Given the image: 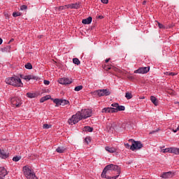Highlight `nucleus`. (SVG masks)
<instances>
[{
    "label": "nucleus",
    "mask_w": 179,
    "mask_h": 179,
    "mask_svg": "<svg viewBox=\"0 0 179 179\" xmlns=\"http://www.w3.org/2000/svg\"><path fill=\"white\" fill-rule=\"evenodd\" d=\"M5 83L6 85H10L15 87H23V83H22L20 78L17 76L7 78L5 80Z\"/></svg>",
    "instance_id": "1"
},
{
    "label": "nucleus",
    "mask_w": 179,
    "mask_h": 179,
    "mask_svg": "<svg viewBox=\"0 0 179 179\" xmlns=\"http://www.w3.org/2000/svg\"><path fill=\"white\" fill-rule=\"evenodd\" d=\"M23 171L25 177L27 179H34L36 177V173H34V170H33V169L29 166H23Z\"/></svg>",
    "instance_id": "2"
},
{
    "label": "nucleus",
    "mask_w": 179,
    "mask_h": 179,
    "mask_svg": "<svg viewBox=\"0 0 179 179\" xmlns=\"http://www.w3.org/2000/svg\"><path fill=\"white\" fill-rule=\"evenodd\" d=\"M105 167L108 169V171H116L117 176H115V177H117V178L120 177V174H121V168L118 165L110 164Z\"/></svg>",
    "instance_id": "3"
},
{
    "label": "nucleus",
    "mask_w": 179,
    "mask_h": 179,
    "mask_svg": "<svg viewBox=\"0 0 179 179\" xmlns=\"http://www.w3.org/2000/svg\"><path fill=\"white\" fill-rule=\"evenodd\" d=\"M82 120V116L78 112L76 115H73L71 118L69 119L68 122L70 125H75V124H78Z\"/></svg>",
    "instance_id": "4"
},
{
    "label": "nucleus",
    "mask_w": 179,
    "mask_h": 179,
    "mask_svg": "<svg viewBox=\"0 0 179 179\" xmlns=\"http://www.w3.org/2000/svg\"><path fill=\"white\" fill-rule=\"evenodd\" d=\"M80 116L82 120H86V118L90 117L92 115V110L90 109H83L81 111H78Z\"/></svg>",
    "instance_id": "5"
},
{
    "label": "nucleus",
    "mask_w": 179,
    "mask_h": 179,
    "mask_svg": "<svg viewBox=\"0 0 179 179\" xmlns=\"http://www.w3.org/2000/svg\"><path fill=\"white\" fill-rule=\"evenodd\" d=\"M131 145L130 147L131 150H139L143 148V144L141 141H135V140L131 139Z\"/></svg>",
    "instance_id": "6"
},
{
    "label": "nucleus",
    "mask_w": 179,
    "mask_h": 179,
    "mask_svg": "<svg viewBox=\"0 0 179 179\" xmlns=\"http://www.w3.org/2000/svg\"><path fill=\"white\" fill-rule=\"evenodd\" d=\"M95 94H97L99 97H103L104 96H110L111 94V92L107 89H103V90H98L94 92Z\"/></svg>",
    "instance_id": "7"
},
{
    "label": "nucleus",
    "mask_w": 179,
    "mask_h": 179,
    "mask_svg": "<svg viewBox=\"0 0 179 179\" xmlns=\"http://www.w3.org/2000/svg\"><path fill=\"white\" fill-rule=\"evenodd\" d=\"M53 103L56 104V107H59V106H67L69 104V101L66 99H52Z\"/></svg>",
    "instance_id": "8"
},
{
    "label": "nucleus",
    "mask_w": 179,
    "mask_h": 179,
    "mask_svg": "<svg viewBox=\"0 0 179 179\" xmlns=\"http://www.w3.org/2000/svg\"><path fill=\"white\" fill-rule=\"evenodd\" d=\"M150 71V67L146 66V67H140L137 70L134 71V73H139L141 75H143L145 73H148Z\"/></svg>",
    "instance_id": "9"
},
{
    "label": "nucleus",
    "mask_w": 179,
    "mask_h": 179,
    "mask_svg": "<svg viewBox=\"0 0 179 179\" xmlns=\"http://www.w3.org/2000/svg\"><path fill=\"white\" fill-rule=\"evenodd\" d=\"M108 169L105 167L101 174V177L102 178H106V179H117V176H113V177H110L108 176H107V172H108Z\"/></svg>",
    "instance_id": "10"
},
{
    "label": "nucleus",
    "mask_w": 179,
    "mask_h": 179,
    "mask_svg": "<svg viewBox=\"0 0 179 179\" xmlns=\"http://www.w3.org/2000/svg\"><path fill=\"white\" fill-rule=\"evenodd\" d=\"M58 82L60 85H71L72 80L68 78H62L59 79Z\"/></svg>",
    "instance_id": "11"
},
{
    "label": "nucleus",
    "mask_w": 179,
    "mask_h": 179,
    "mask_svg": "<svg viewBox=\"0 0 179 179\" xmlns=\"http://www.w3.org/2000/svg\"><path fill=\"white\" fill-rule=\"evenodd\" d=\"M112 107H115L116 108L117 113L118 111H125V106H120L117 103H112Z\"/></svg>",
    "instance_id": "12"
},
{
    "label": "nucleus",
    "mask_w": 179,
    "mask_h": 179,
    "mask_svg": "<svg viewBox=\"0 0 179 179\" xmlns=\"http://www.w3.org/2000/svg\"><path fill=\"white\" fill-rule=\"evenodd\" d=\"M0 157L1 159H8V157H9V152L0 149Z\"/></svg>",
    "instance_id": "13"
},
{
    "label": "nucleus",
    "mask_w": 179,
    "mask_h": 179,
    "mask_svg": "<svg viewBox=\"0 0 179 179\" xmlns=\"http://www.w3.org/2000/svg\"><path fill=\"white\" fill-rule=\"evenodd\" d=\"M174 173L171 172H165L161 176V178H173Z\"/></svg>",
    "instance_id": "14"
},
{
    "label": "nucleus",
    "mask_w": 179,
    "mask_h": 179,
    "mask_svg": "<svg viewBox=\"0 0 179 179\" xmlns=\"http://www.w3.org/2000/svg\"><path fill=\"white\" fill-rule=\"evenodd\" d=\"M23 79H24V80H27V81L31 80H38V77L35 76L34 75H28V76H24Z\"/></svg>",
    "instance_id": "15"
},
{
    "label": "nucleus",
    "mask_w": 179,
    "mask_h": 179,
    "mask_svg": "<svg viewBox=\"0 0 179 179\" xmlns=\"http://www.w3.org/2000/svg\"><path fill=\"white\" fill-rule=\"evenodd\" d=\"M8 172L3 166L0 167V177H5L6 176H8Z\"/></svg>",
    "instance_id": "16"
},
{
    "label": "nucleus",
    "mask_w": 179,
    "mask_h": 179,
    "mask_svg": "<svg viewBox=\"0 0 179 179\" xmlns=\"http://www.w3.org/2000/svg\"><path fill=\"white\" fill-rule=\"evenodd\" d=\"M10 102L13 106H16V107H19L22 104V101H19V103H17V98L16 97L12 98L10 99Z\"/></svg>",
    "instance_id": "17"
},
{
    "label": "nucleus",
    "mask_w": 179,
    "mask_h": 179,
    "mask_svg": "<svg viewBox=\"0 0 179 179\" xmlns=\"http://www.w3.org/2000/svg\"><path fill=\"white\" fill-rule=\"evenodd\" d=\"M92 20H93V18H92V17H88L86 19H83L82 20V23L83 24H90V23H92Z\"/></svg>",
    "instance_id": "18"
},
{
    "label": "nucleus",
    "mask_w": 179,
    "mask_h": 179,
    "mask_svg": "<svg viewBox=\"0 0 179 179\" xmlns=\"http://www.w3.org/2000/svg\"><path fill=\"white\" fill-rule=\"evenodd\" d=\"M105 150H106V152H108L109 153H115V152H117V149L109 146H106L105 148Z\"/></svg>",
    "instance_id": "19"
},
{
    "label": "nucleus",
    "mask_w": 179,
    "mask_h": 179,
    "mask_svg": "<svg viewBox=\"0 0 179 179\" xmlns=\"http://www.w3.org/2000/svg\"><path fill=\"white\" fill-rule=\"evenodd\" d=\"M150 101H152V103H154L155 106H158L159 102H157V98H156V96H151Z\"/></svg>",
    "instance_id": "20"
},
{
    "label": "nucleus",
    "mask_w": 179,
    "mask_h": 179,
    "mask_svg": "<svg viewBox=\"0 0 179 179\" xmlns=\"http://www.w3.org/2000/svg\"><path fill=\"white\" fill-rule=\"evenodd\" d=\"M178 148L176 147H171L170 153H173V155H178Z\"/></svg>",
    "instance_id": "21"
},
{
    "label": "nucleus",
    "mask_w": 179,
    "mask_h": 179,
    "mask_svg": "<svg viewBox=\"0 0 179 179\" xmlns=\"http://www.w3.org/2000/svg\"><path fill=\"white\" fill-rule=\"evenodd\" d=\"M83 131H85V132H93V127L86 126L84 127Z\"/></svg>",
    "instance_id": "22"
},
{
    "label": "nucleus",
    "mask_w": 179,
    "mask_h": 179,
    "mask_svg": "<svg viewBox=\"0 0 179 179\" xmlns=\"http://www.w3.org/2000/svg\"><path fill=\"white\" fill-rule=\"evenodd\" d=\"M56 152L57 153H64V152H65V148H64V147H58L56 149Z\"/></svg>",
    "instance_id": "23"
},
{
    "label": "nucleus",
    "mask_w": 179,
    "mask_h": 179,
    "mask_svg": "<svg viewBox=\"0 0 179 179\" xmlns=\"http://www.w3.org/2000/svg\"><path fill=\"white\" fill-rule=\"evenodd\" d=\"M79 3H71V9H79Z\"/></svg>",
    "instance_id": "24"
},
{
    "label": "nucleus",
    "mask_w": 179,
    "mask_h": 179,
    "mask_svg": "<svg viewBox=\"0 0 179 179\" xmlns=\"http://www.w3.org/2000/svg\"><path fill=\"white\" fill-rule=\"evenodd\" d=\"M27 96L29 99H34L36 97V93L28 92L27 93Z\"/></svg>",
    "instance_id": "25"
},
{
    "label": "nucleus",
    "mask_w": 179,
    "mask_h": 179,
    "mask_svg": "<svg viewBox=\"0 0 179 179\" xmlns=\"http://www.w3.org/2000/svg\"><path fill=\"white\" fill-rule=\"evenodd\" d=\"M2 52H9L10 51V45H7L1 50Z\"/></svg>",
    "instance_id": "26"
},
{
    "label": "nucleus",
    "mask_w": 179,
    "mask_h": 179,
    "mask_svg": "<svg viewBox=\"0 0 179 179\" xmlns=\"http://www.w3.org/2000/svg\"><path fill=\"white\" fill-rule=\"evenodd\" d=\"M125 97L127 100H131L132 99V94L131 92H126Z\"/></svg>",
    "instance_id": "27"
},
{
    "label": "nucleus",
    "mask_w": 179,
    "mask_h": 179,
    "mask_svg": "<svg viewBox=\"0 0 179 179\" xmlns=\"http://www.w3.org/2000/svg\"><path fill=\"white\" fill-rule=\"evenodd\" d=\"M73 64H75L76 65H80V61L79 59H78V58H73Z\"/></svg>",
    "instance_id": "28"
},
{
    "label": "nucleus",
    "mask_w": 179,
    "mask_h": 179,
    "mask_svg": "<svg viewBox=\"0 0 179 179\" xmlns=\"http://www.w3.org/2000/svg\"><path fill=\"white\" fill-rule=\"evenodd\" d=\"M101 113H105L106 114L110 113V107L103 108L101 110Z\"/></svg>",
    "instance_id": "29"
},
{
    "label": "nucleus",
    "mask_w": 179,
    "mask_h": 179,
    "mask_svg": "<svg viewBox=\"0 0 179 179\" xmlns=\"http://www.w3.org/2000/svg\"><path fill=\"white\" fill-rule=\"evenodd\" d=\"M83 89V85H78L74 88L75 92H80Z\"/></svg>",
    "instance_id": "30"
},
{
    "label": "nucleus",
    "mask_w": 179,
    "mask_h": 179,
    "mask_svg": "<svg viewBox=\"0 0 179 179\" xmlns=\"http://www.w3.org/2000/svg\"><path fill=\"white\" fill-rule=\"evenodd\" d=\"M26 69H33V66L30 63L25 64Z\"/></svg>",
    "instance_id": "31"
},
{
    "label": "nucleus",
    "mask_w": 179,
    "mask_h": 179,
    "mask_svg": "<svg viewBox=\"0 0 179 179\" xmlns=\"http://www.w3.org/2000/svg\"><path fill=\"white\" fill-rule=\"evenodd\" d=\"M43 129H50L51 128V125L48 124H45L43 126Z\"/></svg>",
    "instance_id": "32"
},
{
    "label": "nucleus",
    "mask_w": 179,
    "mask_h": 179,
    "mask_svg": "<svg viewBox=\"0 0 179 179\" xmlns=\"http://www.w3.org/2000/svg\"><path fill=\"white\" fill-rule=\"evenodd\" d=\"M21 13L20 12H14L13 13V17H17V16H21Z\"/></svg>",
    "instance_id": "33"
},
{
    "label": "nucleus",
    "mask_w": 179,
    "mask_h": 179,
    "mask_svg": "<svg viewBox=\"0 0 179 179\" xmlns=\"http://www.w3.org/2000/svg\"><path fill=\"white\" fill-rule=\"evenodd\" d=\"M171 148H165L162 150L163 153H170Z\"/></svg>",
    "instance_id": "34"
},
{
    "label": "nucleus",
    "mask_w": 179,
    "mask_h": 179,
    "mask_svg": "<svg viewBox=\"0 0 179 179\" xmlns=\"http://www.w3.org/2000/svg\"><path fill=\"white\" fill-rule=\"evenodd\" d=\"M20 10H27V6H26V5L21 6Z\"/></svg>",
    "instance_id": "35"
},
{
    "label": "nucleus",
    "mask_w": 179,
    "mask_h": 179,
    "mask_svg": "<svg viewBox=\"0 0 179 179\" xmlns=\"http://www.w3.org/2000/svg\"><path fill=\"white\" fill-rule=\"evenodd\" d=\"M110 113H117V108L115 107H113V108H110Z\"/></svg>",
    "instance_id": "36"
},
{
    "label": "nucleus",
    "mask_w": 179,
    "mask_h": 179,
    "mask_svg": "<svg viewBox=\"0 0 179 179\" xmlns=\"http://www.w3.org/2000/svg\"><path fill=\"white\" fill-rule=\"evenodd\" d=\"M65 9H66V7L65 5H64V6H59V7L58 8V10H59V11H61V10H65Z\"/></svg>",
    "instance_id": "37"
},
{
    "label": "nucleus",
    "mask_w": 179,
    "mask_h": 179,
    "mask_svg": "<svg viewBox=\"0 0 179 179\" xmlns=\"http://www.w3.org/2000/svg\"><path fill=\"white\" fill-rule=\"evenodd\" d=\"M158 24V27H159V29H166V27L164 25H163L162 24H161L160 22H157Z\"/></svg>",
    "instance_id": "38"
},
{
    "label": "nucleus",
    "mask_w": 179,
    "mask_h": 179,
    "mask_svg": "<svg viewBox=\"0 0 179 179\" xmlns=\"http://www.w3.org/2000/svg\"><path fill=\"white\" fill-rule=\"evenodd\" d=\"M20 160V157H14L13 158V162H19Z\"/></svg>",
    "instance_id": "39"
},
{
    "label": "nucleus",
    "mask_w": 179,
    "mask_h": 179,
    "mask_svg": "<svg viewBox=\"0 0 179 179\" xmlns=\"http://www.w3.org/2000/svg\"><path fill=\"white\" fill-rule=\"evenodd\" d=\"M159 131H160V129H157L156 130L150 132V134L153 135L154 134H156V132H159Z\"/></svg>",
    "instance_id": "40"
},
{
    "label": "nucleus",
    "mask_w": 179,
    "mask_h": 179,
    "mask_svg": "<svg viewBox=\"0 0 179 179\" xmlns=\"http://www.w3.org/2000/svg\"><path fill=\"white\" fill-rule=\"evenodd\" d=\"M43 98H45V101H47V100H50V99H51V96L46 95V96H43Z\"/></svg>",
    "instance_id": "41"
},
{
    "label": "nucleus",
    "mask_w": 179,
    "mask_h": 179,
    "mask_svg": "<svg viewBox=\"0 0 179 179\" xmlns=\"http://www.w3.org/2000/svg\"><path fill=\"white\" fill-rule=\"evenodd\" d=\"M66 9H72V4H66Z\"/></svg>",
    "instance_id": "42"
},
{
    "label": "nucleus",
    "mask_w": 179,
    "mask_h": 179,
    "mask_svg": "<svg viewBox=\"0 0 179 179\" xmlns=\"http://www.w3.org/2000/svg\"><path fill=\"white\" fill-rule=\"evenodd\" d=\"M43 83H44V85H45L46 86H48V85H50V81H49V80H43Z\"/></svg>",
    "instance_id": "43"
},
{
    "label": "nucleus",
    "mask_w": 179,
    "mask_h": 179,
    "mask_svg": "<svg viewBox=\"0 0 179 179\" xmlns=\"http://www.w3.org/2000/svg\"><path fill=\"white\" fill-rule=\"evenodd\" d=\"M85 141L86 143L89 144V143L90 142V137H86Z\"/></svg>",
    "instance_id": "44"
},
{
    "label": "nucleus",
    "mask_w": 179,
    "mask_h": 179,
    "mask_svg": "<svg viewBox=\"0 0 179 179\" xmlns=\"http://www.w3.org/2000/svg\"><path fill=\"white\" fill-rule=\"evenodd\" d=\"M124 146L127 149H129V148H131V145H129V143H124Z\"/></svg>",
    "instance_id": "45"
},
{
    "label": "nucleus",
    "mask_w": 179,
    "mask_h": 179,
    "mask_svg": "<svg viewBox=\"0 0 179 179\" xmlns=\"http://www.w3.org/2000/svg\"><path fill=\"white\" fill-rule=\"evenodd\" d=\"M176 75H177V73H173V72H169V76H176Z\"/></svg>",
    "instance_id": "46"
},
{
    "label": "nucleus",
    "mask_w": 179,
    "mask_h": 179,
    "mask_svg": "<svg viewBox=\"0 0 179 179\" xmlns=\"http://www.w3.org/2000/svg\"><path fill=\"white\" fill-rule=\"evenodd\" d=\"M44 101H45V98L43 96V97L41 98L40 103H44Z\"/></svg>",
    "instance_id": "47"
},
{
    "label": "nucleus",
    "mask_w": 179,
    "mask_h": 179,
    "mask_svg": "<svg viewBox=\"0 0 179 179\" xmlns=\"http://www.w3.org/2000/svg\"><path fill=\"white\" fill-rule=\"evenodd\" d=\"M101 1L102 3H106V4L108 3V0H101Z\"/></svg>",
    "instance_id": "48"
},
{
    "label": "nucleus",
    "mask_w": 179,
    "mask_h": 179,
    "mask_svg": "<svg viewBox=\"0 0 179 179\" xmlns=\"http://www.w3.org/2000/svg\"><path fill=\"white\" fill-rule=\"evenodd\" d=\"M164 75H166V76H170V72L166 71L164 72Z\"/></svg>",
    "instance_id": "49"
},
{
    "label": "nucleus",
    "mask_w": 179,
    "mask_h": 179,
    "mask_svg": "<svg viewBox=\"0 0 179 179\" xmlns=\"http://www.w3.org/2000/svg\"><path fill=\"white\" fill-rule=\"evenodd\" d=\"M110 59H111V58L106 59L105 60V62L107 64V62H110Z\"/></svg>",
    "instance_id": "50"
},
{
    "label": "nucleus",
    "mask_w": 179,
    "mask_h": 179,
    "mask_svg": "<svg viewBox=\"0 0 179 179\" xmlns=\"http://www.w3.org/2000/svg\"><path fill=\"white\" fill-rule=\"evenodd\" d=\"M2 43H3V40H2L1 38H0V45H2Z\"/></svg>",
    "instance_id": "51"
},
{
    "label": "nucleus",
    "mask_w": 179,
    "mask_h": 179,
    "mask_svg": "<svg viewBox=\"0 0 179 179\" xmlns=\"http://www.w3.org/2000/svg\"><path fill=\"white\" fill-rule=\"evenodd\" d=\"M14 40H15V39L11 38V39L10 40V41L8 42V44H10V43H12V41H14Z\"/></svg>",
    "instance_id": "52"
},
{
    "label": "nucleus",
    "mask_w": 179,
    "mask_h": 179,
    "mask_svg": "<svg viewBox=\"0 0 179 179\" xmlns=\"http://www.w3.org/2000/svg\"><path fill=\"white\" fill-rule=\"evenodd\" d=\"M5 17H6V19H8V17H9V15L5 14Z\"/></svg>",
    "instance_id": "53"
},
{
    "label": "nucleus",
    "mask_w": 179,
    "mask_h": 179,
    "mask_svg": "<svg viewBox=\"0 0 179 179\" xmlns=\"http://www.w3.org/2000/svg\"><path fill=\"white\" fill-rule=\"evenodd\" d=\"M106 69V71H110V69H111V67H107Z\"/></svg>",
    "instance_id": "54"
},
{
    "label": "nucleus",
    "mask_w": 179,
    "mask_h": 179,
    "mask_svg": "<svg viewBox=\"0 0 179 179\" xmlns=\"http://www.w3.org/2000/svg\"><path fill=\"white\" fill-rule=\"evenodd\" d=\"M99 19H103V15H99Z\"/></svg>",
    "instance_id": "55"
},
{
    "label": "nucleus",
    "mask_w": 179,
    "mask_h": 179,
    "mask_svg": "<svg viewBox=\"0 0 179 179\" xmlns=\"http://www.w3.org/2000/svg\"><path fill=\"white\" fill-rule=\"evenodd\" d=\"M145 3H146V1H144L143 2V5H145Z\"/></svg>",
    "instance_id": "56"
},
{
    "label": "nucleus",
    "mask_w": 179,
    "mask_h": 179,
    "mask_svg": "<svg viewBox=\"0 0 179 179\" xmlns=\"http://www.w3.org/2000/svg\"><path fill=\"white\" fill-rule=\"evenodd\" d=\"M177 131H178V130H177V129H176V130H173V132L176 134V132H177Z\"/></svg>",
    "instance_id": "57"
},
{
    "label": "nucleus",
    "mask_w": 179,
    "mask_h": 179,
    "mask_svg": "<svg viewBox=\"0 0 179 179\" xmlns=\"http://www.w3.org/2000/svg\"><path fill=\"white\" fill-rule=\"evenodd\" d=\"M178 155H179V148H178Z\"/></svg>",
    "instance_id": "58"
}]
</instances>
